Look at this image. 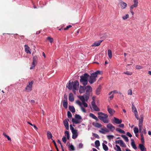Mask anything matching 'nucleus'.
I'll return each instance as SVG.
<instances>
[{"label":"nucleus","instance_id":"f257e3e1","mask_svg":"<svg viewBox=\"0 0 151 151\" xmlns=\"http://www.w3.org/2000/svg\"><path fill=\"white\" fill-rule=\"evenodd\" d=\"M79 85V82L78 81H75L74 82H70V81L69 83L67 85V87L69 90H71L73 88V91L74 90H78L77 87H78Z\"/></svg>","mask_w":151,"mask_h":151},{"label":"nucleus","instance_id":"f03ea898","mask_svg":"<svg viewBox=\"0 0 151 151\" xmlns=\"http://www.w3.org/2000/svg\"><path fill=\"white\" fill-rule=\"evenodd\" d=\"M90 76L87 73H84L83 75L80 77V81L81 83L83 85V86H85L88 84V78Z\"/></svg>","mask_w":151,"mask_h":151},{"label":"nucleus","instance_id":"7ed1b4c3","mask_svg":"<svg viewBox=\"0 0 151 151\" xmlns=\"http://www.w3.org/2000/svg\"><path fill=\"white\" fill-rule=\"evenodd\" d=\"M99 74H100V71L99 70H97L91 74L89 77L90 78L88 80V81L90 84H93L96 81V78L97 77V75Z\"/></svg>","mask_w":151,"mask_h":151},{"label":"nucleus","instance_id":"20e7f679","mask_svg":"<svg viewBox=\"0 0 151 151\" xmlns=\"http://www.w3.org/2000/svg\"><path fill=\"white\" fill-rule=\"evenodd\" d=\"M98 118L101 121H102L104 123H108L109 121L107 119L108 115L106 114L103 113L101 112H99L98 113Z\"/></svg>","mask_w":151,"mask_h":151},{"label":"nucleus","instance_id":"39448f33","mask_svg":"<svg viewBox=\"0 0 151 151\" xmlns=\"http://www.w3.org/2000/svg\"><path fill=\"white\" fill-rule=\"evenodd\" d=\"M85 90H86V92H91L92 91V88L91 86L89 85L86 86H84L81 85L80 86L79 92L80 93H84Z\"/></svg>","mask_w":151,"mask_h":151},{"label":"nucleus","instance_id":"423d86ee","mask_svg":"<svg viewBox=\"0 0 151 151\" xmlns=\"http://www.w3.org/2000/svg\"><path fill=\"white\" fill-rule=\"evenodd\" d=\"M75 118L76 119L74 118H72V122L76 124H79L80 123L81 121V120L82 118L81 116L79 114H76L75 115Z\"/></svg>","mask_w":151,"mask_h":151},{"label":"nucleus","instance_id":"0eeeda50","mask_svg":"<svg viewBox=\"0 0 151 151\" xmlns=\"http://www.w3.org/2000/svg\"><path fill=\"white\" fill-rule=\"evenodd\" d=\"M34 83V81H33L31 82H29L28 84H27L25 88V90L27 92H29L32 90V85Z\"/></svg>","mask_w":151,"mask_h":151},{"label":"nucleus","instance_id":"6e6552de","mask_svg":"<svg viewBox=\"0 0 151 151\" xmlns=\"http://www.w3.org/2000/svg\"><path fill=\"white\" fill-rule=\"evenodd\" d=\"M119 5L121 6V8L122 9H124L127 6V4L120 0L119 3Z\"/></svg>","mask_w":151,"mask_h":151},{"label":"nucleus","instance_id":"1a4fd4ad","mask_svg":"<svg viewBox=\"0 0 151 151\" xmlns=\"http://www.w3.org/2000/svg\"><path fill=\"white\" fill-rule=\"evenodd\" d=\"M106 127L112 132H113L115 129V127L110 123L106 125Z\"/></svg>","mask_w":151,"mask_h":151},{"label":"nucleus","instance_id":"9d476101","mask_svg":"<svg viewBox=\"0 0 151 151\" xmlns=\"http://www.w3.org/2000/svg\"><path fill=\"white\" fill-rule=\"evenodd\" d=\"M101 130H99V132L102 134H105L106 132H109V130L106 127H104L101 128Z\"/></svg>","mask_w":151,"mask_h":151},{"label":"nucleus","instance_id":"9b49d317","mask_svg":"<svg viewBox=\"0 0 151 151\" xmlns=\"http://www.w3.org/2000/svg\"><path fill=\"white\" fill-rule=\"evenodd\" d=\"M107 111L111 116H112L115 112V110L110 108L109 106H107Z\"/></svg>","mask_w":151,"mask_h":151},{"label":"nucleus","instance_id":"f8f14e48","mask_svg":"<svg viewBox=\"0 0 151 151\" xmlns=\"http://www.w3.org/2000/svg\"><path fill=\"white\" fill-rule=\"evenodd\" d=\"M68 120V119H65L63 121L64 125L67 130H68L69 128Z\"/></svg>","mask_w":151,"mask_h":151},{"label":"nucleus","instance_id":"ddd939ff","mask_svg":"<svg viewBox=\"0 0 151 151\" xmlns=\"http://www.w3.org/2000/svg\"><path fill=\"white\" fill-rule=\"evenodd\" d=\"M25 48V51L26 53L27 54H31V52L29 50V47L27 45H25L24 46Z\"/></svg>","mask_w":151,"mask_h":151},{"label":"nucleus","instance_id":"4468645a","mask_svg":"<svg viewBox=\"0 0 151 151\" xmlns=\"http://www.w3.org/2000/svg\"><path fill=\"white\" fill-rule=\"evenodd\" d=\"M90 92H86L84 94V96L86 98V101H87L90 96Z\"/></svg>","mask_w":151,"mask_h":151},{"label":"nucleus","instance_id":"2eb2a0df","mask_svg":"<svg viewBox=\"0 0 151 151\" xmlns=\"http://www.w3.org/2000/svg\"><path fill=\"white\" fill-rule=\"evenodd\" d=\"M102 41V40H99L98 41H97L96 42H95L93 43V45H92L91 46L92 47H93V46H98L100 45Z\"/></svg>","mask_w":151,"mask_h":151},{"label":"nucleus","instance_id":"dca6fc26","mask_svg":"<svg viewBox=\"0 0 151 151\" xmlns=\"http://www.w3.org/2000/svg\"><path fill=\"white\" fill-rule=\"evenodd\" d=\"M68 99L71 102H73L74 101V98L73 94L72 93H70L69 95Z\"/></svg>","mask_w":151,"mask_h":151},{"label":"nucleus","instance_id":"f3484780","mask_svg":"<svg viewBox=\"0 0 151 151\" xmlns=\"http://www.w3.org/2000/svg\"><path fill=\"white\" fill-rule=\"evenodd\" d=\"M114 121L116 124H121L122 121L121 119H118L114 117Z\"/></svg>","mask_w":151,"mask_h":151},{"label":"nucleus","instance_id":"a211bd4d","mask_svg":"<svg viewBox=\"0 0 151 151\" xmlns=\"http://www.w3.org/2000/svg\"><path fill=\"white\" fill-rule=\"evenodd\" d=\"M47 138L48 139H51L52 140H53V139L52 138V136L51 133V132L48 131L47 132Z\"/></svg>","mask_w":151,"mask_h":151},{"label":"nucleus","instance_id":"6ab92c4d","mask_svg":"<svg viewBox=\"0 0 151 151\" xmlns=\"http://www.w3.org/2000/svg\"><path fill=\"white\" fill-rule=\"evenodd\" d=\"M139 147L142 151H144L146 150V148L142 144H140L139 145Z\"/></svg>","mask_w":151,"mask_h":151},{"label":"nucleus","instance_id":"aec40b11","mask_svg":"<svg viewBox=\"0 0 151 151\" xmlns=\"http://www.w3.org/2000/svg\"><path fill=\"white\" fill-rule=\"evenodd\" d=\"M93 125L95 127L97 128H100L102 126L101 124L98 122L93 123Z\"/></svg>","mask_w":151,"mask_h":151},{"label":"nucleus","instance_id":"412c9836","mask_svg":"<svg viewBox=\"0 0 151 151\" xmlns=\"http://www.w3.org/2000/svg\"><path fill=\"white\" fill-rule=\"evenodd\" d=\"M63 107L67 109L68 107V102L66 100H64L63 101Z\"/></svg>","mask_w":151,"mask_h":151},{"label":"nucleus","instance_id":"4be33fe9","mask_svg":"<svg viewBox=\"0 0 151 151\" xmlns=\"http://www.w3.org/2000/svg\"><path fill=\"white\" fill-rule=\"evenodd\" d=\"M89 116L97 121L99 120V119L97 118V117L96 116L93 114L91 113H90L89 114Z\"/></svg>","mask_w":151,"mask_h":151},{"label":"nucleus","instance_id":"5701e85b","mask_svg":"<svg viewBox=\"0 0 151 151\" xmlns=\"http://www.w3.org/2000/svg\"><path fill=\"white\" fill-rule=\"evenodd\" d=\"M101 87L100 86H99L96 89V94L97 95H99L100 94V92L101 91Z\"/></svg>","mask_w":151,"mask_h":151},{"label":"nucleus","instance_id":"b1692460","mask_svg":"<svg viewBox=\"0 0 151 151\" xmlns=\"http://www.w3.org/2000/svg\"><path fill=\"white\" fill-rule=\"evenodd\" d=\"M140 117V119H139V125H142V123L143 121V116L142 115H141Z\"/></svg>","mask_w":151,"mask_h":151},{"label":"nucleus","instance_id":"393cba45","mask_svg":"<svg viewBox=\"0 0 151 151\" xmlns=\"http://www.w3.org/2000/svg\"><path fill=\"white\" fill-rule=\"evenodd\" d=\"M132 141L131 143V145H132V147L134 149L136 150L137 149V147L134 141V139H133V140L132 139Z\"/></svg>","mask_w":151,"mask_h":151},{"label":"nucleus","instance_id":"a878e982","mask_svg":"<svg viewBox=\"0 0 151 151\" xmlns=\"http://www.w3.org/2000/svg\"><path fill=\"white\" fill-rule=\"evenodd\" d=\"M69 109L72 113H74L75 112V109L73 106H69Z\"/></svg>","mask_w":151,"mask_h":151},{"label":"nucleus","instance_id":"bb28decb","mask_svg":"<svg viewBox=\"0 0 151 151\" xmlns=\"http://www.w3.org/2000/svg\"><path fill=\"white\" fill-rule=\"evenodd\" d=\"M108 54L109 58L111 59L112 57V52L111 50L109 49L108 50Z\"/></svg>","mask_w":151,"mask_h":151},{"label":"nucleus","instance_id":"cd10ccee","mask_svg":"<svg viewBox=\"0 0 151 151\" xmlns=\"http://www.w3.org/2000/svg\"><path fill=\"white\" fill-rule=\"evenodd\" d=\"M102 146L104 150L105 151H107L108 150V147L104 143H102Z\"/></svg>","mask_w":151,"mask_h":151},{"label":"nucleus","instance_id":"c85d7f7f","mask_svg":"<svg viewBox=\"0 0 151 151\" xmlns=\"http://www.w3.org/2000/svg\"><path fill=\"white\" fill-rule=\"evenodd\" d=\"M116 130L117 132H119L121 133L124 134H125V132L124 131L120 129L119 128H116Z\"/></svg>","mask_w":151,"mask_h":151},{"label":"nucleus","instance_id":"c756f323","mask_svg":"<svg viewBox=\"0 0 151 151\" xmlns=\"http://www.w3.org/2000/svg\"><path fill=\"white\" fill-rule=\"evenodd\" d=\"M93 109L96 111H99L100 109L96 105H94L92 106Z\"/></svg>","mask_w":151,"mask_h":151},{"label":"nucleus","instance_id":"7c9ffc66","mask_svg":"<svg viewBox=\"0 0 151 151\" xmlns=\"http://www.w3.org/2000/svg\"><path fill=\"white\" fill-rule=\"evenodd\" d=\"M120 145L121 147H126V145L124 142L122 140H121V141H120Z\"/></svg>","mask_w":151,"mask_h":151},{"label":"nucleus","instance_id":"2f4dec72","mask_svg":"<svg viewBox=\"0 0 151 151\" xmlns=\"http://www.w3.org/2000/svg\"><path fill=\"white\" fill-rule=\"evenodd\" d=\"M95 147H96L97 148L100 145V143L99 141L98 140H96L95 142Z\"/></svg>","mask_w":151,"mask_h":151},{"label":"nucleus","instance_id":"473e14b6","mask_svg":"<svg viewBox=\"0 0 151 151\" xmlns=\"http://www.w3.org/2000/svg\"><path fill=\"white\" fill-rule=\"evenodd\" d=\"M79 99L82 101V103L85 102L86 101V98L84 96V95L80 96L79 97Z\"/></svg>","mask_w":151,"mask_h":151},{"label":"nucleus","instance_id":"72a5a7b5","mask_svg":"<svg viewBox=\"0 0 151 151\" xmlns=\"http://www.w3.org/2000/svg\"><path fill=\"white\" fill-rule=\"evenodd\" d=\"M37 63H36V62H35L34 61L32 63V65L31 66V67H30V69H33L35 66L37 64Z\"/></svg>","mask_w":151,"mask_h":151},{"label":"nucleus","instance_id":"f704fd0d","mask_svg":"<svg viewBox=\"0 0 151 151\" xmlns=\"http://www.w3.org/2000/svg\"><path fill=\"white\" fill-rule=\"evenodd\" d=\"M116 148L115 147L114 149L116 151H122L120 147L118 145H116Z\"/></svg>","mask_w":151,"mask_h":151},{"label":"nucleus","instance_id":"c9c22d12","mask_svg":"<svg viewBox=\"0 0 151 151\" xmlns=\"http://www.w3.org/2000/svg\"><path fill=\"white\" fill-rule=\"evenodd\" d=\"M121 137L124 139V140L127 142L129 141V139L128 137L126 136V135H122Z\"/></svg>","mask_w":151,"mask_h":151},{"label":"nucleus","instance_id":"e433bc0d","mask_svg":"<svg viewBox=\"0 0 151 151\" xmlns=\"http://www.w3.org/2000/svg\"><path fill=\"white\" fill-rule=\"evenodd\" d=\"M3 135L4 136V137H7L8 140L9 141H11V138L9 137L5 133H3Z\"/></svg>","mask_w":151,"mask_h":151},{"label":"nucleus","instance_id":"4c0bfd02","mask_svg":"<svg viewBox=\"0 0 151 151\" xmlns=\"http://www.w3.org/2000/svg\"><path fill=\"white\" fill-rule=\"evenodd\" d=\"M38 58L36 56H34L33 57V61L37 63Z\"/></svg>","mask_w":151,"mask_h":151},{"label":"nucleus","instance_id":"58836bf2","mask_svg":"<svg viewBox=\"0 0 151 151\" xmlns=\"http://www.w3.org/2000/svg\"><path fill=\"white\" fill-rule=\"evenodd\" d=\"M47 39L51 43H52L53 41V38L50 37H47Z\"/></svg>","mask_w":151,"mask_h":151},{"label":"nucleus","instance_id":"ea45409f","mask_svg":"<svg viewBox=\"0 0 151 151\" xmlns=\"http://www.w3.org/2000/svg\"><path fill=\"white\" fill-rule=\"evenodd\" d=\"M123 73L128 75H131L132 74V72L129 71H127L126 72H124Z\"/></svg>","mask_w":151,"mask_h":151},{"label":"nucleus","instance_id":"a19ab883","mask_svg":"<svg viewBox=\"0 0 151 151\" xmlns=\"http://www.w3.org/2000/svg\"><path fill=\"white\" fill-rule=\"evenodd\" d=\"M142 125H139V132H143V131H142Z\"/></svg>","mask_w":151,"mask_h":151},{"label":"nucleus","instance_id":"79ce46f5","mask_svg":"<svg viewBox=\"0 0 151 151\" xmlns=\"http://www.w3.org/2000/svg\"><path fill=\"white\" fill-rule=\"evenodd\" d=\"M76 103L80 107L82 106V103L79 100H77L76 101Z\"/></svg>","mask_w":151,"mask_h":151},{"label":"nucleus","instance_id":"37998d69","mask_svg":"<svg viewBox=\"0 0 151 151\" xmlns=\"http://www.w3.org/2000/svg\"><path fill=\"white\" fill-rule=\"evenodd\" d=\"M134 131L135 134L139 132L138 129L136 127H134Z\"/></svg>","mask_w":151,"mask_h":151},{"label":"nucleus","instance_id":"c03bdc74","mask_svg":"<svg viewBox=\"0 0 151 151\" xmlns=\"http://www.w3.org/2000/svg\"><path fill=\"white\" fill-rule=\"evenodd\" d=\"M132 110L133 112H137V111L136 107L133 104L132 106Z\"/></svg>","mask_w":151,"mask_h":151},{"label":"nucleus","instance_id":"a18cd8bd","mask_svg":"<svg viewBox=\"0 0 151 151\" xmlns=\"http://www.w3.org/2000/svg\"><path fill=\"white\" fill-rule=\"evenodd\" d=\"M92 134L93 135V136L96 138H97L98 139H99V136L98 134L94 133H93Z\"/></svg>","mask_w":151,"mask_h":151},{"label":"nucleus","instance_id":"49530a36","mask_svg":"<svg viewBox=\"0 0 151 151\" xmlns=\"http://www.w3.org/2000/svg\"><path fill=\"white\" fill-rule=\"evenodd\" d=\"M67 116L68 118H70L72 117V115L71 113L69 111L67 112Z\"/></svg>","mask_w":151,"mask_h":151},{"label":"nucleus","instance_id":"de8ad7c7","mask_svg":"<svg viewBox=\"0 0 151 151\" xmlns=\"http://www.w3.org/2000/svg\"><path fill=\"white\" fill-rule=\"evenodd\" d=\"M129 15L128 14H126L125 16H123L122 18L124 20H126L129 17Z\"/></svg>","mask_w":151,"mask_h":151},{"label":"nucleus","instance_id":"09e8293b","mask_svg":"<svg viewBox=\"0 0 151 151\" xmlns=\"http://www.w3.org/2000/svg\"><path fill=\"white\" fill-rule=\"evenodd\" d=\"M78 136V134H73L72 135V138L73 139H76L77 137Z\"/></svg>","mask_w":151,"mask_h":151},{"label":"nucleus","instance_id":"8fccbe9b","mask_svg":"<svg viewBox=\"0 0 151 151\" xmlns=\"http://www.w3.org/2000/svg\"><path fill=\"white\" fill-rule=\"evenodd\" d=\"M107 137L109 139L111 140L113 138L114 136L112 135H109L107 136Z\"/></svg>","mask_w":151,"mask_h":151},{"label":"nucleus","instance_id":"3c124183","mask_svg":"<svg viewBox=\"0 0 151 151\" xmlns=\"http://www.w3.org/2000/svg\"><path fill=\"white\" fill-rule=\"evenodd\" d=\"M128 95H132V91L131 89H129L128 91Z\"/></svg>","mask_w":151,"mask_h":151},{"label":"nucleus","instance_id":"603ef678","mask_svg":"<svg viewBox=\"0 0 151 151\" xmlns=\"http://www.w3.org/2000/svg\"><path fill=\"white\" fill-rule=\"evenodd\" d=\"M137 6V5L136 4H134L131 6L130 9H132L133 8L136 7Z\"/></svg>","mask_w":151,"mask_h":151},{"label":"nucleus","instance_id":"864d4df0","mask_svg":"<svg viewBox=\"0 0 151 151\" xmlns=\"http://www.w3.org/2000/svg\"><path fill=\"white\" fill-rule=\"evenodd\" d=\"M81 110L84 113H86V109L84 108L82 106H81Z\"/></svg>","mask_w":151,"mask_h":151},{"label":"nucleus","instance_id":"5fc2aeb1","mask_svg":"<svg viewBox=\"0 0 151 151\" xmlns=\"http://www.w3.org/2000/svg\"><path fill=\"white\" fill-rule=\"evenodd\" d=\"M62 141L65 143H66L67 141L66 138V137L64 136L62 139Z\"/></svg>","mask_w":151,"mask_h":151},{"label":"nucleus","instance_id":"6e6d98bb","mask_svg":"<svg viewBox=\"0 0 151 151\" xmlns=\"http://www.w3.org/2000/svg\"><path fill=\"white\" fill-rule=\"evenodd\" d=\"M72 131V132L73 134H78L77 132V130H75V129H74L73 130H71Z\"/></svg>","mask_w":151,"mask_h":151},{"label":"nucleus","instance_id":"4d7b16f0","mask_svg":"<svg viewBox=\"0 0 151 151\" xmlns=\"http://www.w3.org/2000/svg\"><path fill=\"white\" fill-rule=\"evenodd\" d=\"M136 68L137 69H140L142 68V67L139 65H137L136 66Z\"/></svg>","mask_w":151,"mask_h":151},{"label":"nucleus","instance_id":"13d9d810","mask_svg":"<svg viewBox=\"0 0 151 151\" xmlns=\"http://www.w3.org/2000/svg\"><path fill=\"white\" fill-rule=\"evenodd\" d=\"M83 147V144L82 143H80L79 144L78 147L79 149L82 148Z\"/></svg>","mask_w":151,"mask_h":151},{"label":"nucleus","instance_id":"bf43d9fd","mask_svg":"<svg viewBox=\"0 0 151 151\" xmlns=\"http://www.w3.org/2000/svg\"><path fill=\"white\" fill-rule=\"evenodd\" d=\"M72 27V26L71 25H69L66 27L64 29V30H68L69 28L71 27Z\"/></svg>","mask_w":151,"mask_h":151},{"label":"nucleus","instance_id":"052dcab7","mask_svg":"<svg viewBox=\"0 0 151 151\" xmlns=\"http://www.w3.org/2000/svg\"><path fill=\"white\" fill-rule=\"evenodd\" d=\"M82 104H83V106L85 107H88V104H87V103H85V102H83Z\"/></svg>","mask_w":151,"mask_h":151},{"label":"nucleus","instance_id":"680f3d73","mask_svg":"<svg viewBox=\"0 0 151 151\" xmlns=\"http://www.w3.org/2000/svg\"><path fill=\"white\" fill-rule=\"evenodd\" d=\"M70 147L72 150H75V148L73 145H71L70 146Z\"/></svg>","mask_w":151,"mask_h":151},{"label":"nucleus","instance_id":"e2e57ef3","mask_svg":"<svg viewBox=\"0 0 151 151\" xmlns=\"http://www.w3.org/2000/svg\"><path fill=\"white\" fill-rule=\"evenodd\" d=\"M127 135L129 137H132V135L129 132H127L126 133Z\"/></svg>","mask_w":151,"mask_h":151},{"label":"nucleus","instance_id":"0e129e2a","mask_svg":"<svg viewBox=\"0 0 151 151\" xmlns=\"http://www.w3.org/2000/svg\"><path fill=\"white\" fill-rule=\"evenodd\" d=\"M140 133V136L141 137V138H144V137L143 136V132H141Z\"/></svg>","mask_w":151,"mask_h":151},{"label":"nucleus","instance_id":"69168bd1","mask_svg":"<svg viewBox=\"0 0 151 151\" xmlns=\"http://www.w3.org/2000/svg\"><path fill=\"white\" fill-rule=\"evenodd\" d=\"M65 134L67 136V135H69V132L68 131H66L65 132Z\"/></svg>","mask_w":151,"mask_h":151},{"label":"nucleus","instance_id":"338daca9","mask_svg":"<svg viewBox=\"0 0 151 151\" xmlns=\"http://www.w3.org/2000/svg\"><path fill=\"white\" fill-rule=\"evenodd\" d=\"M91 105H92V106L94 105H96V104L95 103V102H94V101H92L91 102Z\"/></svg>","mask_w":151,"mask_h":151},{"label":"nucleus","instance_id":"774afa93","mask_svg":"<svg viewBox=\"0 0 151 151\" xmlns=\"http://www.w3.org/2000/svg\"><path fill=\"white\" fill-rule=\"evenodd\" d=\"M121 139H119L118 140H116L115 141V143L116 144H120V141H121Z\"/></svg>","mask_w":151,"mask_h":151}]
</instances>
